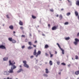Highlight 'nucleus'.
<instances>
[{"label": "nucleus", "mask_w": 79, "mask_h": 79, "mask_svg": "<svg viewBox=\"0 0 79 79\" xmlns=\"http://www.w3.org/2000/svg\"><path fill=\"white\" fill-rule=\"evenodd\" d=\"M9 63L10 65H11V68H12L13 69H15V68H16V67L15 65H13L15 64V62H14V63H11V60H9Z\"/></svg>", "instance_id": "f257e3e1"}, {"label": "nucleus", "mask_w": 79, "mask_h": 79, "mask_svg": "<svg viewBox=\"0 0 79 79\" xmlns=\"http://www.w3.org/2000/svg\"><path fill=\"white\" fill-rule=\"evenodd\" d=\"M23 63H24V67H26V68H29V65L27 64V62L26 61L24 60L23 61Z\"/></svg>", "instance_id": "f03ea898"}, {"label": "nucleus", "mask_w": 79, "mask_h": 79, "mask_svg": "<svg viewBox=\"0 0 79 79\" xmlns=\"http://www.w3.org/2000/svg\"><path fill=\"white\" fill-rule=\"evenodd\" d=\"M56 44L58 46V47H59V48L60 49V50H61L62 52V54L63 55H64V50H63V49H62V48H61L60 46V45L58 43H57Z\"/></svg>", "instance_id": "7ed1b4c3"}, {"label": "nucleus", "mask_w": 79, "mask_h": 79, "mask_svg": "<svg viewBox=\"0 0 79 79\" xmlns=\"http://www.w3.org/2000/svg\"><path fill=\"white\" fill-rule=\"evenodd\" d=\"M75 41L73 43L75 45H77V44H78V42H79V40L77 38H76L75 39Z\"/></svg>", "instance_id": "20e7f679"}, {"label": "nucleus", "mask_w": 79, "mask_h": 79, "mask_svg": "<svg viewBox=\"0 0 79 79\" xmlns=\"http://www.w3.org/2000/svg\"><path fill=\"white\" fill-rule=\"evenodd\" d=\"M9 71H4V75H9Z\"/></svg>", "instance_id": "39448f33"}, {"label": "nucleus", "mask_w": 79, "mask_h": 79, "mask_svg": "<svg viewBox=\"0 0 79 79\" xmlns=\"http://www.w3.org/2000/svg\"><path fill=\"white\" fill-rule=\"evenodd\" d=\"M9 73H11V74L14 73L13 72V68L12 67H11V69L9 70Z\"/></svg>", "instance_id": "423d86ee"}, {"label": "nucleus", "mask_w": 79, "mask_h": 79, "mask_svg": "<svg viewBox=\"0 0 79 79\" xmlns=\"http://www.w3.org/2000/svg\"><path fill=\"white\" fill-rule=\"evenodd\" d=\"M40 54H41V51H38L37 53V55L36 56V57H37L38 56L40 55Z\"/></svg>", "instance_id": "0eeeda50"}, {"label": "nucleus", "mask_w": 79, "mask_h": 79, "mask_svg": "<svg viewBox=\"0 0 79 79\" xmlns=\"http://www.w3.org/2000/svg\"><path fill=\"white\" fill-rule=\"evenodd\" d=\"M0 48H1L2 49H5V48H5V46L1 45L0 46Z\"/></svg>", "instance_id": "6e6552de"}, {"label": "nucleus", "mask_w": 79, "mask_h": 79, "mask_svg": "<svg viewBox=\"0 0 79 79\" xmlns=\"http://www.w3.org/2000/svg\"><path fill=\"white\" fill-rule=\"evenodd\" d=\"M57 29V27L56 26H54L52 28V30L54 31V30H56Z\"/></svg>", "instance_id": "1a4fd4ad"}, {"label": "nucleus", "mask_w": 79, "mask_h": 79, "mask_svg": "<svg viewBox=\"0 0 79 79\" xmlns=\"http://www.w3.org/2000/svg\"><path fill=\"white\" fill-rule=\"evenodd\" d=\"M19 24H20V26H23V22H22V21H21V20L19 21Z\"/></svg>", "instance_id": "9d476101"}, {"label": "nucleus", "mask_w": 79, "mask_h": 79, "mask_svg": "<svg viewBox=\"0 0 79 79\" xmlns=\"http://www.w3.org/2000/svg\"><path fill=\"white\" fill-rule=\"evenodd\" d=\"M9 28L10 29L13 30V25H10L9 26Z\"/></svg>", "instance_id": "9b49d317"}, {"label": "nucleus", "mask_w": 79, "mask_h": 79, "mask_svg": "<svg viewBox=\"0 0 79 79\" xmlns=\"http://www.w3.org/2000/svg\"><path fill=\"white\" fill-rule=\"evenodd\" d=\"M49 53L50 55V57L51 58H52V57H53V54H52V53L50 51L49 52Z\"/></svg>", "instance_id": "f8f14e48"}, {"label": "nucleus", "mask_w": 79, "mask_h": 79, "mask_svg": "<svg viewBox=\"0 0 79 79\" xmlns=\"http://www.w3.org/2000/svg\"><path fill=\"white\" fill-rule=\"evenodd\" d=\"M75 74L76 75H78L79 74V71L78 70L75 72Z\"/></svg>", "instance_id": "ddd939ff"}, {"label": "nucleus", "mask_w": 79, "mask_h": 79, "mask_svg": "<svg viewBox=\"0 0 79 79\" xmlns=\"http://www.w3.org/2000/svg\"><path fill=\"white\" fill-rule=\"evenodd\" d=\"M76 4L77 5L79 6V1L77 0L76 2Z\"/></svg>", "instance_id": "4468645a"}, {"label": "nucleus", "mask_w": 79, "mask_h": 79, "mask_svg": "<svg viewBox=\"0 0 79 79\" xmlns=\"http://www.w3.org/2000/svg\"><path fill=\"white\" fill-rule=\"evenodd\" d=\"M59 18L60 20H61V19H63V16L61 15H59Z\"/></svg>", "instance_id": "2eb2a0df"}, {"label": "nucleus", "mask_w": 79, "mask_h": 79, "mask_svg": "<svg viewBox=\"0 0 79 79\" xmlns=\"http://www.w3.org/2000/svg\"><path fill=\"white\" fill-rule=\"evenodd\" d=\"M49 47V46L48 44H46L44 46V48H48Z\"/></svg>", "instance_id": "dca6fc26"}, {"label": "nucleus", "mask_w": 79, "mask_h": 79, "mask_svg": "<svg viewBox=\"0 0 79 79\" xmlns=\"http://www.w3.org/2000/svg\"><path fill=\"white\" fill-rule=\"evenodd\" d=\"M8 57H4L3 58V60L4 61H6L8 60Z\"/></svg>", "instance_id": "f3484780"}, {"label": "nucleus", "mask_w": 79, "mask_h": 79, "mask_svg": "<svg viewBox=\"0 0 79 79\" xmlns=\"http://www.w3.org/2000/svg\"><path fill=\"white\" fill-rule=\"evenodd\" d=\"M45 70L46 71V72H45L46 73V74H48V73H49L48 70V69H45Z\"/></svg>", "instance_id": "a211bd4d"}, {"label": "nucleus", "mask_w": 79, "mask_h": 79, "mask_svg": "<svg viewBox=\"0 0 79 79\" xmlns=\"http://www.w3.org/2000/svg\"><path fill=\"white\" fill-rule=\"evenodd\" d=\"M49 64L50 66H52V65L53 64V62H52V60L49 61Z\"/></svg>", "instance_id": "6ab92c4d"}, {"label": "nucleus", "mask_w": 79, "mask_h": 79, "mask_svg": "<svg viewBox=\"0 0 79 79\" xmlns=\"http://www.w3.org/2000/svg\"><path fill=\"white\" fill-rule=\"evenodd\" d=\"M33 54L34 55H35L37 54V52H36V50L35 49L34 51V52H33Z\"/></svg>", "instance_id": "aec40b11"}, {"label": "nucleus", "mask_w": 79, "mask_h": 79, "mask_svg": "<svg viewBox=\"0 0 79 79\" xmlns=\"http://www.w3.org/2000/svg\"><path fill=\"white\" fill-rule=\"evenodd\" d=\"M75 15L77 16L78 15V12H77V11H75Z\"/></svg>", "instance_id": "412c9836"}, {"label": "nucleus", "mask_w": 79, "mask_h": 79, "mask_svg": "<svg viewBox=\"0 0 79 79\" xmlns=\"http://www.w3.org/2000/svg\"><path fill=\"white\" fill-rule=\"evenodd\" d=\"M21 71H23V69H20L17 72L18 73H20V72H21Z\"/></svg>", "instance_id": "4be33fe9"}, {"label": "nucleus", "mask_w": 79, "mask_h": 79, "mask_svg": "<svg viewBox=\"0 0 79 79\" xmlns=\"http://www.w3.org/2000/svg\"><path fill=\"white\" fill-rule=\"evenodd\" d=\"M11 42H12V43H14V44L15 43H16V40H12Z\"/></svg>", "instance_id": "5701e85b"}, {"label": "nucleus", "mask_w": 79, "mask_h": 79, "mask_svg": "<svg viewBox=\"0 0 79 79\" xmlns=\"http://www.w3.org/2000/svg\"><path fill=\"white\" fill-rule=\"evenodd\" d=\"M8 40H9L11 42L13 40H12V38H8Z\"/></svg>", "instance_id": "b1692460"}, {"label": "nucleus", "mask_w": 79, "mask_h": 79, "mask_svg": "<svg viewBox=\"0 0 79 79\" xmlns=\"http://www.w3.org/2000/svg\"><path fill=\"white\" fill-rule=\"evenodd\" d=\"M32 47L31 46H29L28 47V50H30L31 49H32Z\"/></svg>", "instance_id": "393cba45"}, {"label": "nucleus", "mask_w": 79, "mask_h": 79, "mask_svg": "<svg viewBox=\"0 0 79 79\" xmlns=\"http://www.w3.org/2000/svg\"><path fill=\"white\" fill-rule=\"evenodd\" d=\"M69 39H70L69 37H68L65 38V40H69Z\"/></svg>", "instance_id": "a878e982"}, {"label": "nucleus", "mask_w": 79, "mask_h": 79, "mask_svg": "<svg viewBox=\"0 0 79 79\" xmlns=\"http://www.w3.org/2000/svg\"><path fill=\"white\" fill-rule=\"evenodd\" d=\"M45 55H46V56H48L49 55L47 53H45Z\"/></svg>", "instance_id": "bb28decb"}, {"label": "nucleus", "mask_w": 79, "mask_h": 79, "mask_svg": "<svg viewBox=\"0 0 79 79\" xmlns=\"http://www.w3.org/2000/svg\"><path fill=\"white\" fill-rule=\"evenodd\" d=\"M28 44L30 45H32V43L31 42H28Z\"/></svg>", "instance_id": "cd10ccee"}, {"label": "nucleus", "mask_w": 79, "mask_h": 79, "mask_svg": "<svg viewBox=\"0 0 79 79\" xmlns=\"http://www.w3.org/2000/svg\"><path fill=\"white\" fill-rule=\"evenodd\" d=\"M61 64H62V65H63V66H65V65H66V64L64 63H62Z\"/></svg>", "instance_id": "c85d7f7f"}, {"label": "nucleus", "mask_w": 79, "mask_h": 79, "mask_svg": "<svg viewBox=\"0 0 79 79\" xmlns=\"http://www.w3.org/2000/svg\"><path fill=\"white\" fill-rule=\"evenodd\" d=\"M70 15H71V13H70V12L68 13L67 14V16H69Z\"/></svg>", "instance_id": "c756f323"}, {"label": "nucleus", "mask_w": 79, "mask_h": 79, "mask_svg": "<svg viewBox=\"0 0 79 79\" xmlns=\"http://www.w3.org/2000/svg\"><path fill=\"white\" fill-rule=\"evenodd\" d=\"M20 29L21 30H23V29H24V28L23 27H20Z\"/></svg>", "instance_id": "7c9ffc66"}, {"label": "nucleus", "mask_w": 79, "mask_h": 79, "mask_svg": "<svg viewBox=\"0 0 79 79\" xmlns=\"http://www.w3.org/2000/svg\"><path fill=\"white\" fill-rule=\"evenodd\" d=\"M78 56H76L75 59H76V60H78Z\"/></svg>", "instance_id": "2f4dec72"}, {"label": "nucleus", "mask_w": 79, "mask_h": 79, "mask_svg": "<svg viewBox=\"0 0 79 79\" xmlns=\"http://www.w3.org/2000/svg\"><path fill=\"white\" fill-rule=\"evenodd\" d=\"M32 18L33 19H35V18H36V17H35V16H34L33 15H32Z\"/></svg>", "instance_id": "473e14b6"}, {"label": "nucleus", "mask_w": 79, "mask_h": 79, "mask_svg": "<svg viewBox=\"0 0 79 79\" xmlns=\"http://www.w3.org/2000/svg\"><path fill=\"white\" fill-rule=\"evenodd\" d=\"M69 23H68V22H66L65 23H64V25H67V24H68Z\"/></svg>", "instance_id": "72a5a7b5"}, {"label": "nucleus", "mask_w": 79, "mask_h": 79, "mask_svg": "<svg viewBox=\"0 0 79 79\" xmlns=\"http://www.w3.org/2000/svg\"><path fill=\"white\" fill-rule=\"evenodd\" d=\"M57 63L58 65H59V64H60V62L59 61H57Z\"/></svg>", "instance_id": "f704fd0d"}, {"label": "nucleus", "mask_w": 79, "mask_h": 79, "mask_svg": "<svg viewBox=\"0 0 79 79\" xmlns=\"http://www.w3.org/2000/svg\"><path fill=\"white\" fill-rule=\"evenodd\" d=\"M44 76L45 77H47L48 76V75L47 74H44Z\"/></svg>", "instance_id": "c9c22d12"}, {"label": "nucleus", "mask_w": 79, "mask_h": 79, "mask_svg": "<svg viewBox=\"0 0 79 79\" xmlns=\"http://www.w3.org/2000/svg\"><path fill=\"white\" fill-rule=\"evenodd\" d=\"M67 1L69 3H71V1L69 0H67Z\"/></svg>", "instance_id": "e433bc0d"}, {"label": "nucleus", "mask_w": 79, "mask_h": 79, "mask_svg": "<svg viewBox=\"0 0 79 79\" xmlns=\"http://www.w3.org/2000/svg\"><path fill=\"white\" fill-rule=\"evenodd\" d=\"M21 37H25V35H21Z\"/></svg>", "instance_id": "4c0bfd02"}, {"label": "nucleus", "mask_w": 79, "mask_h": 79, "mask_svg": "<svg viewBox=\"0 0 79 79\" xmlns=\"http://www.w3.org/2000/svg\"><path fill=\"white\" fill-rule=\"evenodd\" d=\"M6 16L7 18H8V19L10 18V17H9V16H8V15H6Z\"/></svg>", "instance_id": "58836bf2"}, {"label": "nucleus", "mask_w": 79, "mask_h": 79, "mask_svg": "<svg viewBox=\"0 0 79 79\" xmlns=\"http://www.w3.org/2000/svg\"><path fill=\"white\" fill-rule=\"evenodd\" d=\"M25 47V46H22V49L24 48Z\"/></svg>", "instance_id": "ea45409f"}, {"label": "nucleus", "mask_w": 79, "mask_h": 79, "mask_svg": "<svg viewBox=\"0 0 79 79\" xmlns=\"http://www.w3.org/2000/svg\"><path fill=\"white\" fill-rule=\"evenodd\" d=\"M50 11H52V12H53V9H51L50 10Z\"/></svg>", "instance_id": "a19ab883"}, {"label": "nucleus", "mask_w": 79, "mask_h": 79, "mask_svg": "<svg viewBox=\"0 0 79 79\" xmlns=\"http://www.w3.org/2000/svg\"><path fill=\"white\" fill-rule=\"evenodd\" d=\"M34 57V56H31L30 58H32Z\"/></svg>", "instance_id": "79ce46f5"}, {"label": "nucleus", "mask_w": 79, "mask_h": 79, "mask_svg": "<svg viewBox=\"0 0 79 79\" xmlns=\"http://www.w3.org/2000/svg\"><path fill=\"white\" fill-rule=\"evenodd\" d=\"M25 42H27V39H25Z\"/></svg>", "instance_id": "37998d69"}, {"label": "nucleus", "mask_w": 79, "mask_h": 79, "mask_svg": "<svg viewBox=\"0 0 79 79\" xmlns=\"http://www.w3.org/2000/svg\"><path fill=\"white\" fill-rule=\"evenodd\" d=\"M37 42V41H35L34 42L35 44H36Z\"/></svg>", "instance_id": "c03bdc74"}, {"label": "nucleus", "mask_w": 79, "mask_h": 79, "mask_svg": "<svg viewBox=\"0 0 79 79\" xmlns=\"http://www.w3.org/2000/svg\"><path fill=\"white\" fill-rule=\"evenodd\" d=\"M33 45L34 47H36V45Z\"/></svg>", "instance_id": "a18cd8bd"}, {"label": "nucleus", "mask_w": 79, "mask_h": 79, "mask_svg": "<svg viewBox=\"0 0 79 79\" xmlns=\"http://www.w3.org/2000/svg\"><path fill=\"white\" fill-rule=\"evenodd\" d=\"M68 66H69V67H70V66H71V64H69V65H68Z\"/></svg>", "instance_id": "49530a36"}, {"label": "nucleus", "mask_w": 79, "mask_h": 79, "mask_svg": "<svg viewBox=\"0 0 79 79\" xmlns=\"http://www.w3.org/2000/svg\"><path fill=\"white\" fill-rule=\"evenodd\" d=\"M61 11H63V10H64V9H63V8H62L61 9Z\"/></svg>", "instance_id": "de8ad7c7"}, {"label": "nucleus", "mask_w": 79, "mask_h": 79, "mask_svg": "<svg viewBox=\"0 0 79 79\" xmlns=\"http://www.w3.org/2000/svg\"><path fill=\"white\" fill-rule=\"evenodd\" d=\"M56 17H58L59 16V15H56Z\"/></svg>", "instance_id": "09e8293b"}, {"label": "nucleus", "mask_w": 79, "mask_h": 79, "mask_svg": "<svg viewBox=\"0 0 79 79\" xmlns=\"http://www.w3.org/2000/svg\"><path fill=\"white\" fill-rule=\"evenodd\" d=\"M77 36H79V33H78L77 34Z\"/></svg>", "instance_id": "8fccbe9b"}, {"label": "nucleus", "mask_w": 79, "mask_h": 79, "mask_svg": "<svg viewBox=\"0 0 79 79\" xmlns=\"http://www.w3.org/2000/svg\"><path fill=\"white\" fill-rule=\"evenodd\" d=\"M55 54H57V52L55 51Z\"/></svg>", "instance_id": "3c124183"}, {"label": "nucleus", "mask_w": 79, "mask_h": 79, "mask_svg": "<svg viewBox=\"0 0 79 79\" xmlns=\"http://www.w3.org/2000/svg\"><path fill=\"white\" fill-rule=\"evenodd\" d=\"M42 35H43V36H45V35L44 34H42Z\"/></svg>", "instance_id": "603ef678"}, {"label": "nucleus", "mask_w": 79, "mask_h": 79, "mask_svg": "<svg viewBox=\"0 0 79 79\" xmlns=\"http://www.w3.org/2000/svg\"><path fill=\"white\" fill-rule=\"evenodd\" d=\"M48 26L49 27H50V25L49 24H48Z\"/></svg>", "instance_id": "864d4df0"}, {"label": "nucleus", "mask_w": 79, "mask_h": 79, "mask_svg": "<svg viewBox=\"0 0 79 79\" xmlns=\"http://www.w3.org/2000/svg\"><path fill=\"white\" fill-rule=\"evenodd\" d=\"M15 33H16V32H15V31H13V33H14V34H15Z\"/></svg>", "instance_id": "5fc2aeb1"}, {"label": "nucleus", "mask_w": 79, "mask_h": 79, "mask_svg": "<svg viewBox=\"0 0 79 79\" xmlns=\"http://www.w3.org/2000/svg\"><path fill=\"white\" fill-rule=\"evenodd\" d=\"M78 19H79V15H78Z\"/></svg>", "instance_id": "6e6d98bb"}, {"label": "nucleus", "mask_w": 79, "mask_h": 79, "mask_svg": "<svg viewBox=\"0 0 79 79\" xmlns=\"http://www.w3.org/2000/svg\"><path fill=\"white\" fill-rule=\"evenodd\" d=\"M59 74H61V73L60 72H59Z\"/></svg>", "instance_id": "4d7b16f0"}, {"label": "nucleus", "mask_w": 79, "mask_h": 79, "mask_svg": "<svg viewBox=\"0 0 79 79\" xmlns=\"http://www.w3.org/2000/svg\"><path fill=\"white\" fill-rule=\"evenodd\" d=\"M19 67H20V68H21L22 66H21V65H20Z\"/></svg>", "instance_id": "13d9d810"}, {"label": "nucleus", "mask_w": 79, "mask_h": 79, "mask_svg": "<svg viewBox=\"0 0 79 79\" xmlns=\"http://www.w3.org/2000/svg\"><path fill=\"white\" fill-rule=\"evenodd\" d=\"M7 79H10L9 78V77H7Z\"/></svg>", "instance_id": "bf43d9fd"}, {"label": "nucleus", "mask_w": 79, "mask_h": 79, "mask_svg": "<svg viewBox=\"0 0 79 79\" xmlns=\"http://www.w3.org/2000/svg\"><path fill=\"white\" fill-rule=\"evenodd\" d=\"M31 34H30V36H31Z\"/></svg>", "instance_id": "052dcab7"}, {"label": "nucleus", "mask_w": 79, "mask_h": 79, "mask_svg": "<svg viewBox=\"0 0 79 79\" xmlns=\"http://www.w3.org/2000/svg\"><path fill=\"white\" fill-rule=\"evenodd\" d=\"M45 64H47V63L46 62V63H45Z\"/></svg>", "instance_id": "680f3d73"}, {"label": "nucleus", "mask_w": 79, "mask_h": 79, "mask_svg": "<svg viewBox=\"0 0 79 79\" xmlns=\"http://www.w3.org/2000/svg\"><path fill=\"white\" fill-rule=\"evenodd\" d=\"M60 1H61L62 0H59Z\"/></svg>", "instance_id": "e2e57ef3"}, {"label": "nucleus", "mask_w": 79, "mask_h": 79, "mask_svg": "<svg viewBox=\"0 0 79 79\" xmlns=\"http://www.w3.org/2000/svg\"><path fill=\"white\" fill-rule=\"evenodd\" d=\"M77 79H79V78H78Z\"/></svg>", "instance_id": "0e129e2a"}, {"label": "nucleus", "mask_w": 79, "mask_h": 79, "mask_svg": "<svg viewBox=\"0 0 79 79\" xmlns=\"http://www.w3.org/2000/svg\"><path fill=\"white\" fill-rule=\"evenodd\" d=\"M72 60H73V58H72Z\"/></svg>", "instance_id": "69168bd1"}, {"label": "nucleus", "mask_w": 79, "mask_h": 79, "mask_svg": "<svg viewBox=\"0 0 79 79\" xmlns=\"http://www.w3.org/2000/svg\"><path fill=\"white\" fill-rule=\"evenodd\" d=\"M12 79L11 78H10V79Z\"/></svg>", "instance_id": "338daca9"}, {"label": "nucleus", "mask_w": 79, "mask_h": 79, "mask_svg": "<svg viewBox=\"0 0 79 79\" xmlns=\"http://www.w3.org/2000/svg\"><path fill=\"white\" fill-rule=\"evenodd\" d=\"M1 29V28H0V29Z\"/></svg>", "instance_id": "774afa93"}]
</instances>
